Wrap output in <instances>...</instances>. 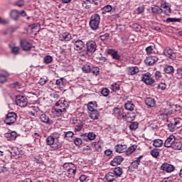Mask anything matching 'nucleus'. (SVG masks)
I'll use <instances>...</instances> for the list:
<instances>
[{
	"instance_id": "nucleus-1",
	"label": "nucleus",
	"mask_w": 182,
	"mask_h": 182,
	"mask_svg": "<svg viewBox=\"0 0 182 182\" xmlns=\"http://www.w3.org/2000/svg\"><path fill=\"white\" fill-rule=\"evenodd\" d=\"M68 107H69L68 102L65 100V98H61L58 102H56L53 113L56 114L57 117H60V116H62V113L66 112V109H68Z\"/></svg>"
},
{
	"instance_id": "nucleus-2",
	"label": "nucleus",
	"mask_w": 182,
	"mask_h": 182,
	"mask_svg": "<svg viewBox=\"0 0 182 182\" xmlns=\"http://www.w3.org/2000/svg\"><path fill=\"white\" fill-rule=\"evenodd\" d=\"M46 143L48 146H52L53 150H59L62 147V145L58 141V138L53 135H50L46 138Z\"/></svg>"
},
{
	"instance_id": "nucleus-3",
	"label": "nucleus",
	"mask_w": 182,
	"mask_h": 182,
	"mask_svg": "<svg viewBox=\"0 0 182 182\" xmlns=\"http://www.w3.org/2000/svg\"><path fill=\"white\" fill-rule=\"evenodd\" d=\"M100 23V16L97 14H95L91 16L90 21V27L92 31L99 29V25Z\"/></svg>"
},
{
	"instance_id": "nucleus-4",
	"label": "nucleus",
	"mask_w": 182,
	"mask_h": 182,
	"mask_svg": "<svg viewBox=\"0 0 182 182\" xmlns=\"http://www.w3.org/2000/svg\"><path fill=\"white\" fill-rule=\"evenodd\" d=\"M17 117L18 116L16 115V113L14 112H9L4 119V123L8 126H11V124H14V123L16 122Z\"/></svg>"
},
{
	"instance_id": "nucleus-5",
	"label": "nucleus",
	"mask_w": 182,
	"mask_h": 182,
	"mask_svg": "<svg viewBox=\"0 0 182 182\" xmlns=\"http://www.w3.org/2000/svg\"><path fill=\"white\" fill-rule=\"evenodd\" d=\"M16 104L20 107H26L28 105V99L23 95H17L16 97Z\"/></svg>"
},
{
	"instance_id": "nucleus-6",
	"label": "nucleus",
	"mask_w": 182,
	"mask_h": 182,
	"mask_svg": "<svg viewBox=\"0 0 182 182\" xmlns=\"http://www.w3.org/2000/svg\"><path fill=\"white\" fill-rule=\"evenodd\" d=\"M63 168L68 171L70 178L75 177V174H76V167H75L73 164H65Z\"/></svg>"
},
{
	"instance_id": "nucleus-7",
	"label": "nucleus",
	"mask_w": 182,
	"mask_h": 182,
	"mask_svg": "<svg viewBox=\"0 0 182 182\" xmlns=\"http://www.w3.org/2000/svg\"><path fill=\"white\" fill-rule=\"evenodd\" d=\"M87 46V53H95L96 52V48H97V46L96 45V43L93 41H90L87 42L86 43Z\"/></svg>"
},
{
	"instance_id": "nucleus-8",
	"label": "nucleus",
	"mask_w": 182,
	"mask_h": 182,
	"mask_svg": "<svg viewBox=\"0 0 182 182\" xmlns=\"http://www.w3.org/2000/svg\"><path fill=\"white\" fill-rule=\"evenodd\" d=\"M160 169L161 171H166V173H173L174 170H176V167L173 166V165H171L168 163H164L161 167Z\"/></svg>"
},
{
	"instance_id": "nucleus-9",
	"label": "nucleus",
	"mask_w": 182,
	"mask_h": 182,
	"mask_svg": "<svg viewBox=\"0 0 182 182\" xmlns=\"http://www.w3.org/2000/svg\"><path fill=\"white\" fill-rule=\"evenodd\" d=\"M164 55L166 56V58H168L169 59H171V60H176V58H177V55L171 48H166L164 50Z\"/></svg>"
},
{
	"instance_id": "nucleus-10",
	"label": "nucleus",
	"mask_w": 182,
	"mask_h": 182,
	"mask_svg": "<svg viewBox=\"0 0 182 182\" xmlns=\"http://www.w3.org/2000/svg\"><path fill=\"white\" fill-rule=\"evenodd\" d=\"M39 119L41 122L45 124H48L49 126L53 124V121L45 113L40 114Z\"/></svg>"
},
{
	"instance_id": "nucleus-11",
	"label": "nucleus",
	"mask_w": 182,
	"mask_h": 182,
	"mask_svg": "<svg viewBox=\"0 0 182 182\" xmlns=\"http://www.w3.org/2000/svg\"><path fill=\"white\" fill-rule=\"evenodd\" d=\"M76 50H82L85 48V42L82 40L74 39L72 41Z\"/></svg>"
},
{
	"instance_id": "nucleus-12",
	"label": "nucleus",
	"mask_w": 182,
	"mask_h": 182,
	"mask_svg": "<svg viewBox=\"0 0 182 182\" xmlns=\"http://www.w3.org/2000/svg\"><path fill=\"white\" fill-rule=\"evenodd\" d=\"M175 141L176 136L174 135H170L164 141V147L171 148Z\"/></svg>"
},
{
	"instance_id": "nucleus-13",
	"label": "nucleus",
	"mask_w": 182,
	"mask_h": 182,
	"mask_svg": "<svg viewBox=\"0 0 182 182\" xmlns=\"http://www.w3.org/2000/svg\"><path fill=\"white\" fill-rule=\"evenodd\" d=\"M158 60L159 57L156 55H151L146 58V60H144V63H146V65H148V66H151V65H154V63Z\"/></svg>"
},
{
	"instance_id": "nucleus-14",
	"label": "nucleus",
	"mask_w": 182,
	"mask_h": 182,
	"mask_svg": "<svg viewBox=\"0 0 182 182\" xmlns=\"http://www.w3.org/2000/svg\"><path fill=\"white\" fill-rule=\"evenodd\" d=\"M142 81L144 82L146 85H153V83H154V80L152 79L151 75L149 73L143 75Z\"/></svg>"
},
{
	"instance_id": "nucleus-15",
	"label": "nucleus",
	"mask_w": 182,
	"mask_h": 182,
	"mask_svg": "<svg viewBox=\"0 0 182 182\" xmlns=\"http://www.w3.org/2000/svg\"><path fill=\"white\" fill-rule=\"evenodd\" d=\"M107 53L108 55L112 56V59H114L115 60H120L121 56L116 50L108 49L107 50Z\"/></svg>"
},
{
	"instance_id": "nucleus-16",
	"label": "nucleus",
	"mask_w": 182,
	"mask_h": 182,
	"mask_svg": "<svg viewBox=\"0 0 182 182\" xmlns=\"http://www.w3.org/2000/svg\"><path fill=\"white\" fill-rule=\"evenodd\" d=\"M173 114V110L170 109H162L159 112V116L167 119L168 116H171Z\"/></svg>"
},
{
	"instance_id": "nucleus-17",
	"label": "nucleus",
	"mask_w": 182,
	"mask_h": 182,
	"mask_svg": "<svg viewBox=\"0 0 182 182\" xmlns=\"http://www.w3.org/2000/svg\"><path fill=\"white\" fill-rule=\"evenodd\" d=\"M140 70L137 66L134 67H128L127 68V73L130 76H134V75H137Z\"/></svg>"
},
{
	"instance_id": "nucleus-18",
	"label": "nucleus",
	"mask_w": 182,
	"mask_h": 182,
	"mask_svg": "<svg viewBox=\"0 0 182 182\" xmlns=\"http://www.w3.org/2000/svg\"><path fill=\"white\" fill-rule=\"evenodd\" d=\"M114 116L115 117H117V119H118L119 120H122V119H123V117H124V114H123L122 112V109L119 107H115L114 108Z\"/></svg>"
},
{
	"instance_id": "nucleus-19",
	"label": "nucleus",
	"mask_w": 182,
	"mask_h": 182,
	"mask_svg": "<svg viewBox=\"0 0 182 182\" xmlns=\"http://www.w3.org/2000/svg\"><path fill=\"white\" fill-rule=\"evenodd\" d=\"M72 39V35L69 33H63L60 34L59 36V40L61 41L62 42H69Z\"/></svg>"
},
{
	"instance_id": "nucleus-20",
	"label": "nucleus",
	"mask_w": 182,
	"mask_h": 182,
	"mask_svg": "<svg viewBox=\"0 0 182 182\" xmlns=\"http://www.w3.org/2000/svg\"><path fill=\"white\" fill-rule=\"evenodd\" d=\"M21 46L24 50H31L32 44L28 43L26 40H21Z\"/></svg>"
},
{
	"instance_id": "nucleus-21",
	"label": "nucleus",
	"mask_w": 182,
	"mask_h": 182,
	"mask_svg": "<svg viewBox=\"0 0 182 182\" xmlns=\"http://www.w3.org/2000/svg\"><path fill=\"white\" fill-rule=\"evenodd\" d=\"M124 159L123 157L118 156H116L110 163L111 166H113L114 167H116V166H119V164H122V162L123 161Z\"/></svg>"
},
{
	"instance_id": "nucleus-22",
	"label": "nucleus",
	"mask_w": 182,
	"mask_h": 182,
	"mask_svg": "<svg viewBox=\"0 0 182 182\" xmlns=\"http://www.w3.org/2000/svg\"><path fill=\"white\" fill-rule=\"evenodd\" d=\"M122 119H124L125 122H128L129 123H130V122H133V120L136 119V115L133 112L128 113L127 114H124Z\"/></svg>"
},
{
	"instance_id": "nucleus-23",
	"label": "nucleus",
	"mask_w": 182,
	"mask_h": 182,
	"mask_svg": "<svg viewBox=\"0 0 182 182\" xmlns=\"http://www.w3.org/2000/svg\"><path fill=\"white\" fill-rule=\"evenodd\" d=\"M127 150V145L126 144H118L115 146V151L117 153H126Z\"/></svg>"
},
{
	"instance_id": "nucleus-24",
	"label": "nucleus",
	"mask_w": 182,
	"mask_h": 182,
	"mask_svg": "<svg viewBox=\"0 0 182 182\" xmlns=\"http://www.w3.org/2000/svg\"><path fill=\"white\" fill-rule=\"evenodd\" d=\"M39 112H41V109H39V107L31 106L30 107L28 114H30V116H34L35 117H36V116H38Z\"/></svg>"
},
{
	"instance_id": "nucleus-25",
	"label": "nucleus",
	"mask_w": 182,
	"mask_h": 182,
	"mask_svg": "<svg viewBox=\"0 0 182 182\" xmlns=\"http://www.w3.org/2000/svg\"><path fill=\"white\" fill-rule=\"evenodd\" d=\"M105 178L107 182H113L117 180V177L113 172H109L105 175Z\"/></svg>"
},
{
	"instance_id": "nucleus-26",
	"label": "nucleus",
	"mask_w": 182,
	"mask_h": 182,
	"mask_svg": "<svg viewBox=\"0 0 182 182\" xmlns=\"http://www.w3.org/2000/svg\"><path fill=\"white\" fill-rule=\"evenodd\" d=\"M164 72L167 75H173L174 73V67L170 65H166L164 68Z\"/></svg>"
},
{
	"instance_id": "nucleus-27",
	"label": "nucleus",
	"mask_w": 182,
	"mask_h": 182,
	"mask_svg": "<svg viewBox=\"0 0 182 182\" xmlns=\"http://www.w3.org/2000/svg\"><path fill=\"white\" fill-rule=\"evenodd\" d=\"M181 118H175L173 119V121L169 124V126H173V127H180L181 125Z\"/></svg>"
},
{
	"instance_id": "nucleus-28",
	"label": "nucleus",
	"mask_w": 182,
	"mask_h": 182,
	"mask_svg": "<svg viewBox=\"0 0 182 182\" xmlns=\"http://www.w3.org/2000/svg\"><path fill=\"white\" fill-rule=\"evenodd\" d=\"M100 116V114H99V111L94 110L90 113V117L92 120H97Z\"/></svg>"
},
{
	"instance_id": "nucleus-29",
	"label": "nucleus",
	"mask_w": 182,
	"mask_h": 182,
	"mask_svg": "<svg viewBox=\"0 0 182 182\" xmlns=\"http://www.w3.org/2000/svg\"><path fill=\"white\" fill-rule=\"evenodd\" d=\"M145 104L146 106H148V107H154L156 101H154V99L149 97L145 100Z\"/></svg>"
},
{
	"instance_id": "nucleus-30",
	"label": "nucleus",
	"mask_w": 182,
	"mask_h": 182,
	"mask_svg": "<svg viewBox=\"0 0 182 182\" xmlns=\"http://www.w3.org/2000/svg\"><path fill=\"white\" fill-rule=\"evenodd\" d=\"M181 147H182V143L180 141H174L171 149H173V150H181Z\"/></svg>"
},
{
	"instance_id": "nucleus-31",
	"label": "nucleus",
	"mask_w": 182,
	"mask_h": 182,
	"mask_svg": "<svg viewBox=\"0 0 182 182\" xmlns=\"http://www.w3.org/2000/svg\"><path fill=\"white\" fill-rule=\"evenodd\" d=\"M114 175L116 176V178L122 177V174H123V169L120 167H117L114 168Z\"/></svg>"
},
{
	"instance_id": "nucleus-32",
	"label": "nucleus",
	"mask_w": 182,
	"mask_h": 182,
	"mask_svg": "<svg viewBox=\"0 0 182 182\" xmlns=\"http://www.w3.org/2000/svg\"><path fill=\"white\" fill-rule=\"evenodd\" d=\"M124 107L126 110L133 112V110H134V104H133V102H132L131 101H128L127 103H125Z\"/></svg>"
},
{
	"instance_id": "nucleus-33",
	"label": "nucleus",
	"mask_w": 182,
	"mask_h": 182,
	"mask_svg": "<svg viewBox=\"0 0 182 182\" xmlns=\"http://www.w3.org/2000/svg\"><path fill=\"white\" fill-rule=\"evenodd\" d=\"M113 9V7L111 5H106L102 9V15H105V14H107L109 12H112Z\"/></svg>"
},
{
	"instance_id": "nucleus-34",
	"label": "nucleus",
	"mask_w": 182,
	"mask_h": 182,
	"mask_svg": "<svg viewBox=\"0 0 182 182\" xmlns=\"http://www.w3.org/2000/svg\"><path fill=\"white\" fill-rule=\"evenodd\" d=\"M10 16L14 21H18L19 18V12L16 10H13L11 11Z\"/></svg>"
},
{
	"instance_id": "nucleus-35",
	"label": "nucleus",
	"mask_w": 182,
	"mask_h": 182,
	"mask_svg": "<svg viewBox=\"0 0 182 182\" xmlns=\"http://www.w3.org/2000/svg\"><path fill=\"white\" fill-rule=\"evenodd\" d=\"M6 137L9 139L10 140H15L16 137H18V134L16 132H11V133L6 134Z\"/></svg>"
},
{
	"instance_id": "nucleus-36",
	"label": "nucleus",
	"mask_w": 182,
	"mask_h": 182,
	"mask_svg": "<svg viewBox=\"0 0 182 182\" xmlns=\"http://www.w3.org/2000/svg\"><path fill=\"white\" fill-rule=\"evenodd\" d=\"M75 132H80L82 129H83V122L79 121L75 126H74Z\"/></svg>"
},
{
	"instance_id": "nucleus-37",
	"label": "nucleus",
	"mask_w": 182,
	"mask_h": 182,
	"mask_svg": "<svg viewBox=\"0 0 182 182\" xmlns=\"http://www.w3.org/2000/svg\"><path fill=\"white\" fill-rule=\"evenodd\" d=\"M55 85H57V86H60V87H62V86L66 85V80H65L64 78H60L56 80Z\"/></svg>"
},
{
	"instance_id": "nucleus-38",
	"label": "nucleus",
	"mask_w": 182,
	"mask_h": 182,
	"mask_svg": "<svg viewBox=\"0 0 182 182\" xmlns=\"http://www.w3.org/2000/svg\"><path fill=\"white\" fill-rule=\"evenodd\" d=\"M150 154L152 157H154V159H157V157L160 156V151L157 149H154L151 151Z\"/></svg>"
},
{
	"instance_id": "nucleus-39",
	"label": "nucleus",
	"mask_w": 182,
	"mask_h": 182,
	"mask_svg": "<svg viewBox=\"0 0 182 182\" xmlns=\"http://www.w3.org/2000/svg\"><path fill=\"white\" fill-rule=\"evenodd\" d=\"M136 149H137V146L136 145H132V146L127 149V151H126L127 156L132 154V153H133L134 150H136Z\"/></svg>"
},
{
	"instance_id": "nucleus-40",
	"label": "nucleus",
	"mask_w": 182,
	"mask_h": 182,
	"mask_svg": "<svg viewBox=\"0 0 182 182\" xmlns=\"http://www.w3.org/2000/svg\"><path fill=\"white\" fill-rule=\"evenodd\" d=\"M112 92H117L120 90V85L117 84V82H114L110 87Z\"/></svg>"
},
{
	"instance_id": "nucleus-41",
	"label": "nucleus",
	"mask_w": 182,
	"mask_h": 182,
	"mask_svg": "<svg viewBox=\"0 0 182 182\" xmlns=\"http://www.w3.org/2000/svg\"><path fill=\"white\" fill-rule=\"evenodd\" d=\"M153 146H154V147H161L163 146V140L161 139L154 140Z\"/></svg>"
},
{
	"instance_id": "nucleus-42",
	"label": "nucleus",
	"mask_w": 182,
	"mask_h": 182,
	"mask_svg": "<svg viewBox=\"0 0 182 182\" xmlns=\"http://www.w3.org/2000/svg\"><path fill=\"white\" fill-rule=\"evenodd\" d=\"M95 107H97V104H96V102H95V104L93 102H89L88 105H87V109L90 112H93L95 111Z\"/></svg>"
},
{
	"instance_id": "nucleus-43",
	"label": "nucleus",
	"mask_w": 182,
	"mask_h": 182,
	"mask_svg": "<svg viewBox=\"0 0 182 182\" xmlns=\"http://www.w3.org/2000/svg\"><path fill=\"white\" fill-rule=\"evenodd\" d=\"M130 130H137L139 129V122H134L129 125Z\"/></svg>"
},
{
	"instance_id": "nucleus-44",
	"label": "nucleus",
	"mask_w": 182,
	"mask_h": 182,
	"mask_svg": "<svg viewBox=\"0 0 182 182\" xmlns=\"http://www.w3.org/2000/svg\"><path fill=\"white\" fill-rule=\"evenodd\" d=\"M166 22L167 23H173V22H181V18H168L166 20Z\"/></svg>"
},
{
	"instance_id": "nucleus-45",
	"label": "nucleus",
	"mask_w": 182,
	"mask_h": 182,
	"mask_svg": "<svg viewBox=\"0 0 182 182\" xmlns=\"http://www.w3.org/2000/svg\"><path fill=\"white\" fill-rule=\"evenodd\" d=\"M82 70L85 73H90V72H92V68H90V65L86 64V65H83Z\"/></svg>"
},
{
	"instance_id": "nucleus-46",
	"label": "nucleus",
	"mask_w": 182,
	"mask_h": 182,
	"mask_svg": "<svg viewBox=\"0 0 182 182\" xmlns=\"http://www.w3.org/2000/svg\"><path fill=\"white\" fill-rule=\"evenodd\" d=\"M175 76L176 79H182V68L177 69Z\"/></svg>"
},
{
	"instance_id": "nucleus-47",
	"label": "nucleus",
	"mask_w": 182,
	"mask_h": 182,
	"mask_svg": "<svg viewBox=\"0 0 182 182\" xmlns=\"http://www.w3.org/2000/svg\"><path fill=\"white\" fill-rule=\"evenodd\" d=\"M151 11L152 12H154V14H161V12H163V10L161 9V8L159 6L152 7Z\"/></svg>"
},
{
	"instance_id": "nucleus-48",
	"label": "nucleus",
	"mask_w": 182,
	"mask_h": 182,
	"mask_svg": "<svg viewBox=\"0 0 182 182\" xmlns=\"http://www.w3.org/2000/svg\"><path fill=\"white\" fill-rule=\"evenodd\" d=\"M139 166H140V162H139V161H136V159L135 161L132 162L131 168H138Z\"/></svg>"
},
{
	"instance_id": "nucleus-49",
	"label": "nucleus",
	"mask_w": 182,
	"mask_h": 182,
	"mask_svg": "<svg viewBox=\"0 0 182 182\" xmlns=\"http://www.w3.org/2000/svg\"><path fill=\"white\" fill-rule=\"evenodd\" d=\"M11 50L14 55H19V47L13 46L11 48Z\"/></svg>"
},
{
	"instance_id": "nucleus-50",
	"label": "nucleus",
	"mask_w": 182,
	"mask_h": 182,
	"mask_svg": "<svg viewBox=\"0 0 182 182\" xmlns=\"http://www.w3.org/2000/svg\"><path fill=\"white\" fill-rule=\"evenodd\" d=\"M52 60H53V58L50 55H47L44 58V62L46 63V65H49V63H52Z\"/></svg>"
},
{
	"instance_id": "nucleus-51",
	"label": "nucleus",
	"mask_w": 182,
	"mask_h": 182,
	"mask_svg": "<svg viewBox=\"0 0 182 182\" xmlns=\"http://www.w3.org/2000/svg\"><path fill=\"white\" fill-rule=\"evenodd\" d=\"M109 93H110V90H109V89L107 88H104L101 91V95H104L105 97H107Z\"/></svg>"
},
{
	"instance_id": "nucleus-52",
	"label": "nucleus",
	"mask_w": 182,
	"mask_h": 182,
	"mask_svg": "<svg viewBox=\"0 0 182 182\" xmlns=\"http://www.w3.org/2000/svg\"><path fill=\"white\" fill-rule=\"evenodd\" d=\"M96 139V134L93 132H89L87 135V140L92 141Z\"/></svg>"
},
{
	"instance_id": "nucleus-53",
	"label": "nucleus",
	"mask_w": 182,
	"mask_h": 182,
	"mask_svg": "<svg viewBox=\"0 0 182 182\" xmlns=\"http://www.w3.org/2000/svg\"><path fill=\"white\" fill-rule=\"evenodd\" d=\"M48 82V78L46 77H43L40 79L38 83L39 85H41V86H43L44 85L46 84V82Z\"/></svg>"
},
{
	"instance_id": "nucleus-54",
	"label": "nucleus",
	"mask_w": 182,
	"mask_h": 182,
	"mask_svg": "<svg viewBox=\"0 0 182 182\" xmlns=\"http://www.w3.org/2000/svg\"><path fill=\"white\" fill-rule=\"evenodd\" d=\"M133 29H134L136 32H140L141 31V26L139 25L138 23H134L132 25Z\"/></svg>"
},
{
	"instance_id": "nucleus-55",
	"label": "nucleus",
	"mask_w": 182,
	"mask_h": 182,
	"mask_svg": "<svg viewBox=\"0 0 182 182\" xmlns=\"http://www.w3.org/2000/svg\"><path fill=\"white\" fill-rule=\"evenodd\" d=\"M82 141L80 138H75L74 139V144H75V146H80L82 144Z\"/></svg>"
},
{
	"instance_id": "nucleus-56",
	"label": "nucleus",
	"mask_w": 182,
	"mask_h": 182,
	"mask_svg": "<svg viewBox=\"0 0 182 182\" xmlns=\"http://www.w3.org/2000/svg\"><path fill=\"white\" fill-rule=\"evenodd\" d=\"M66 46H63L61 48V53H70V48L65 49Z\"/></svg>"
},
{
	"instance_id": "nucleus-57",
	"label": "nucleus",
	"mask_w": 182,
	"mask_h": 182,
	"mask_svg": "<svg viewBox=\"0 0 182 182\" xmlns=\"http://www.w3.org/2000/svg\"><path fill=\"white\" fill-rule=\"evenodd\" d=\"M136 12L138 14H143V12H144V6H141L138 7L136 9Z\"/></svg>"
},
{
	"instance_id": "nucleus-58",
	"label": "nucleus",
	"mask_w": 182,
	"mask_h": 182,
	"mask_svg": "<svg viewBox=\"0 0 182 182\" xmlns=\"http://www.w3.org/2000/svg\"><path fill=\"white\" fill-rule=\"evenodd\" d=\"M90 73H93V75H99V68L95 67L93 69L91 70Z\"/></svg>"
},
{
	"instance_id": "nucleus-59",
	"label": "nucleus",
	"mask_w": 182,
	"mask_h": 182,
	"mask_svg": "<svg viewBox=\"0 0 182 182\" xmlns=\"http://www.w3.org/2000/svg\"><path fill=\"white\" fill-rule=\"evenodd\" d=\"M33 137H34L35 139V141H41V135H39V134L38 133H34V134L33 135Z\"/></svg>"
},
{
	"instance_id": "nucleus-60",
	"label": "nucleus",
	"mask_w": 182,
	"mask_h": 182,
	"mask_svg": "<svg viewBox=\"0 0 182 182\" xmlns=\"http://www.w3.org/2000/svg\"><path fill=\"white\" fill-rule=\"evenodd\" d=\"M109 33H105L102 36H100V39L101 41H106V39H107V38H109Z\"/></svg>"
},
{
	"instance_id": "nucleus-61",
	"label": "nucleus",
	"mask_w": 182,
	"mask_h": 182,
	"mask_svg": "<svg viewBox=\"0 0 182 182\" xmlns=\"http://www.w3.org/2000/svg\"><path fill=\"white\" fill-rule=\"evenodd\" d=\"M6 82V76L1 75H0V83H5Z\"/></svg>"
},
{
	"instance_id": "nucleus-62",
	"label": "nucleus",
	"mask_w": 182,
	"mask_h": 182,
	"mask_svg": "<svg viewBox=\"0 0 182 182\" xmlns=\"http://www.w3.org/2000/svg\"><path fill=\"white\" fill-rule=\"evenodd\" d=\"M16 5L19 7L23 6V5H25V1H23V0H19L16 1Z\"/></svg>"
},
{
	"instance_id": "nucleus-63",
	"label": "nucleus",
	"mask_w": 182,
	"mask_h": 182,
	"mask_svg": "<svg viewBox=\"0 0 182 182\" xmlns=\"http://www.w3.org/2000/svg\"><path fill=\"white\" fill-rule=\"evenodd\" d=\"M158 89H161V90H166V84L165 83H160L159 85H158Z\"/></svg>"
},
{
	"instance_id": "nucleus-64",
	"label": "nucleus",
	"mask_w": 182,
	"mask_h": 182,
	"mask_svg": "<svg viewBox=\"0 0 182 182\" xmlns=\"http://www.w3.org/2000/svg\"><path fill=\"white\" fill-rule=\"evenodd\" d=\"M73 132H68L65 133V137L69 138V137H73Z\"/></svg>"
}]
</instances>
